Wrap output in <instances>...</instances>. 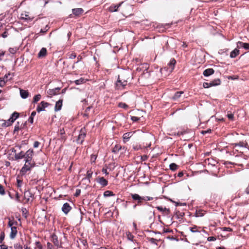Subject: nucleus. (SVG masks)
Returning <instances> with one entry per match:
<instances>
[{
    "instance_id": "1",
    "label": "nucleus",
    "mask_w": 249,
    "mask_h": 249,
    "mask_svg": "<svg viewBox=\"0 0 249 249\" xmlns=\"http://www.w3.org/2000/svg\"><path fill=\"white\" fill-rule=\"evenodd\" d=\"M127 79L124 73L119 75L117 81L116 83V87L118 89H124L125 87L127 85Z\"/></svg>"
},
{
    "instance_id": "2",
    "label": "nucleus",
    "mask_w": 249,
    "mask_h": 249,
    "mask_svg": "<svg viewBox=\"0 0 249 249\" xmlns=\"http://www.w3.org/2000/svg\"><path fill=\"white\" fill-rule=\"evenodd\" d=\"M20 146L17 145L12 149V152L15 153V157L16 160L21 159L25 156V153L22 151L17 153L20 149Z\"/></svg>"
},
{
    "instance_id": "3",
    "label": "nucleus",
    "mask_w": 249,
    "mask_h": 249,
    "mask_svg": "<svg viewBox=\"0 0 249 249\" xmlns=\"http://www.w3.org/2000/svg\"><path fill=\"white\" fill-rule=\"evenodd\" d=\"M19 116V114L18 112L13 113L11 117L8 121V122H6L5 121L2 120L3 123L2 124L1 126H7L10 125L16 119L18 118Z\"/></svg>"
},
{
    "instance_id": "4",
    "label": "nucleus",
    "mask_w": 249,
    "mask_h": 249,
    "mask_svg": "<svg viewBox=\"0 0 249 249\" xmlns=\"http://www.w3.org/2000/svg\"><path fill=\"white\" fill-rule=\"evenodd\" d=\"M175 63H168L167 66L160 69V71L162 73L164 71L167 72H171L175 67Z\"/></svg>"
},
{
    "instance_id": "5",
    "label": "nucleus",
    "mask_w": 249,
    "mask_h": 249,
    "mask_svg": "<svg viewBox=\"0 0 249 249\" xmlns=\"http://www.w3.org/2000/svg\"><path fill=\"white\" fill-rule=\"evenodd\" d=\"M35 163L34 161L25 162L24 166L22 168L21 171L22 172H26L31 169V168L35 166Z\"/></svg>"
},
{
    "instance_id": "6",
    "label": "nucleus",
    "mask_w": 249,
    "mask_h": 249,
    "mask_svg": "<svg viewBox=\"0 0 249 249\" xmlns=\"http://www.w3.org/2000/svg\"><path fill=\"white\" fill-rule=\"evenodd\" d=\"M86 135V131L85 129L84 128L81 129L77 139V142L79 143H82L84 140Z\"/></svg>"
},
{
    "instance_id": "7",
    "label": "nucleus",
    "mask_w": 249,
    "mask_h": 249,
    "mask_svg": "<svg viewBox=\"0 0 249 249\" xmlns=\"http://www.w3.org/2000/svg\"><path fill=\"white\" fill-rule=\"evenodd\" d=\"M49 105V103L45 102L44 101H42L39 105L37 106L36 108V111L38 112H39L41 111H43L45 110V108L48 107Z\"/></svg>"
},
{
    "instance_id": "8",
    "label": "nucleus",
    "mask_w": 249,
    "mask_h": 249,
    "mask_svg": "<svg viewBox=\"0 0 249 249\" xmlns=\"http://www.w3.org/2000/svg\"><path fill=\"white\" fill-rule=\"evenodd\" d=\"M131 196L133 200L138 201V203H141L142 201L146 200L144 197H142L137 194H131Z\"/></svg>"
},
{
    "instance_id": "9",
    "label": "nucleus",
    "mask_w": 249,
    "mask_h": 249,
    "mask_svg": "<svg viewBox=\"0 0 249 249\" xmlns=\"http://www.w3.org/2000/svg\"><path fill=\"white\" fill-rule=\"evenodd\" d=\"M236 47L238 49L241 48H244L245 50H248L249 49V43L238 41L237 43Z\"/></svg>"
},
{
    "instance_id": "10",
    "label": "nucleus",
    "mask_w": 249,
    "mask_h": 249,
    "mask_svg": "<svg viewBox=\"0 0 249 249\" xmlns=\"http://www.w3.org/2000/svg\"><path fill=\"white\" fill-rule=\"evenodd\" d=\"M71 207L68 203H64L62 208V211L66 214L71 211Z\"/></svg>"
},
{
    "instance_id": "11",
    "label": "nucleus",
    "mask_w": 249,
    "mask_h": 249,
    "mask_svg": "<svg viewBox=\"0 0 249 249\" xmlns=\"http://www.w3.org/2000/svg\"><path fill=\"white\" fill-rule=\"evenodd\" d=\"M52 241L53 243V244L55 245V246H56L57 248L59 247V242L58 240L57 237L55 234H53L52 235Z\"/></svg>"
},
{
    "instance_id": "12",
    "label": "nucleus",
    "mask_w": 249,
    "mask_h": 249,
    "mask_svg": "<svg viewBox=\"0 0 249 249\" xmlns=\"http://www.w3.org/2000/svg\"><path fill=\"white\" fill-rule=\"evenodd\" d=\"M17 233V230L16 227H12L11 228V233L10 237L12 239H14Z\"/></svg>"
},
{
    "instance_id": "13",
    "label": "nucleus",
    "mask_w": 249,
    "mask_h": 249,
    "mask_svg": "<svg viewBox=\"0 0 249 249\" xmlns=\"http://www.w3.org/2000/svg\"><path fill=\"white\" fill-rule=\"evenodd\" d=\"M97 181L103 186H105L107 184V181L103 177L98 178Z\"/></svg>"
},
{
    "instance_id": "14",
    "label": "nucleus",
    "mask_w": 249,
    "mask_h": 249,
    "mask_svg": "<svg viewBox=\"0 0 249 249\" xmlns=\"http://www.w3.org/2000/svg\"><path fill=\"white\" fill-rule=\"evenodd\" d=\"M239 53V50L236 47L235 49H234L230 53V57L231 58H235L236 56H237Z\"/></svg>"
},
{
    "instance_id": "15",
    "label": "nucleus",
    "mask_w": 249,
    "mask_h": 249,
    "mask_svg": "<svg viewBox=\"0 0 249 249\" xmlns=\"http://www.w3.org/2000/svg\"><path fill=\"white\" fill-rule=\"evenodd\" d=\"M214 73V70L213 69H208L203 71V75L205 76H208Z\"/></svg>"
},
{
    "instance_id": "16",
    "label": "nucleus",
    "mask_w": 249,
    "mask_h": 249,
    "mask_svg": "<svg viewBox=\"0 0 249 249\" xmlns=\"http://www.w3.org/2000/svg\"><path fill=\"white\" fill-rule=\"evenodd\" d=\"M123 2H121L117 5H112L109 7V11L111 12H116L118 8L121 5Z\"/></svg>"
},
{
    "instance_id": "17",
    "label": "nucleus",
    "mask_w": 249,
    "mask_h": 249,
    "mask_svg": "<svg viewBox=\"0 0 249 249\" xmlns=\"http://www.w3.org/2000/svg\"><path fill=\"white\" fill-rule=\"evenodd\" d=\"M83 12L84 10L82 8H75L72 9V13L75 16H79L81 15Z\"/></svg>"
},
{
    "instance_id": "18",
    "label": "nucleus",
    "mask_w": 249,
    "mask_h": 249,
    "mask_svg": "<svg viewBox=\"0 0 249 249\" xmlns=\"http://www.w3.org/2000/svg\"><path fill=\"white\" fill-rule=\"evenodd\" d=\"M24 196L25 199L26 200V201L29 202L30 201V198L32 197V194L30 192L27 191L24 192Z\"/></svg>"
},
{
    "instance_id": "19",
    "label": "nucleus",
    "mask_w": 249,
    "mask_h": 249,
    "mask_svg": "<svg viewBox=\"0 0 249 249\" xmlns=\"http://www.w3.org/2000/svg\"><path fill=\"white\" fill-rule=\"evenodd\" d=\"M62 106V100H59V101L56 102V103L55 104V110L57 111L60 110Z\"/></svg>"
},
{
    "instance_id": "20",
    "label": "nucleus",
    "mask_w": 249,
    "mask_h": 249,
    "mask_svg": "<svg viewBox=\"0 0 249 249\" xmlns=\"http://www.w3.org/2000/svg\"><path fill=\"white\" fill-rule=\"evenodd\" d=\"M47 50L45 48H42L38 54V57H43L46 55Z\"/></svg>"
},
{
    "instance_id": "21",
    "label": "nucleus",
    "mask_w": 249,
    "mask_h": 249,
    "mask_svg": "<svg viewBox=\"0 0 249 249\" xmlns=\"http://www.w3.org/2000/svg\"><path fill=\"white\" fill-rule=\"evenodd\" d=\"M20 94L22 98L25 99L28 96L29 93L27 90L20 89Z\"/></svg>"
},
{
    "instance_id": "22",
    "label": "nucleus",
    "mask_w": 249,
    "mask_h": 249,
    "mask_svg": "<svg viewBox=\"0 0 249 249\" xmlns=\"http://www.w3.org/2000/svg\"><path fill=\"white\" fill-rule=\"evenodd\" d=\"M183 94V91L177 92L173 96L172 99L174 101L177 100L180 97L181 95Z\"/></svg>"
},
{
    "instance_id": "23",
    "label": "nucleus",
    "mask_w": 249,
    "mask_h": 249,
    "mask_svg": "<svg viewBox=\"0 0 249 249\" xmlns=\"http://www.w3.org/2000/svg\"><path fill=\"white\" fill-rule=\"evenodd\" d=\"M33 150H28L24 155V158L26 159L29 158L31 157H33Z\"/></svg>"
},
{
    "instance_id": "24",
    "label": "nucleus",
    "mask_w": 249,
    "mask_h": 249,
    "mask_svg": "<svg viewBox=\"0 0 249 249\" xmlns=\"http://www.w3.org/2000/svg\"><path fill=\"white\" fill-rule=\"evenodd\" d=\"M60 90L59 88H55V89H49L47 91V93L50 95H53L56 94V92Z\"/></svg>"
},
{
    "instance_id": "25",
    "label": "nucleus",
    "mask_w": 249,
    "mask_h": 249,
    "mask_svg": "<svg viewBox=\"0 0 249 249\" xmlns=\"http://www.w3.org/2000/svg\"><path fill=\"white\" fill-rule=\"evenodd\" d=\"M132 136L131 132L125 133L123 135L124 141H128V140Z\"/></svg>"
},
{
    "instance_id": "26",
    "label": "nucleus",
    "mask_w": 249,
    "mask_h": 249,
    "mask_svg": "<svg viewBox=\"0 0 249 249\" xmlns=\"http://www.w3.org/2000/svg\"><path fill=\"white\" fill-rule=\"evenodd\" d=\"M220 81L219 79H218L215 80L214 81L209 83L210 87L218 85L220 84Z\"/></svg>"
},
{
    "instance_id": "27",
    "label": "nucleus",
    "mask_w": 249,
    "mask_h": 249,
    "mask_svg": "<svg viewBox=\"0 0 249 249\" xmlns=\"http://www.w3.org/2000/svg\"><path fill=\"white\" fill-rule=\"evenodd\" d=\"M86 81V79H85L84 78H80L79 79L75 80V83L76 85H80V84H81L85 83Z\"/></svg>"
},
{
    "instance_id": "28",
    "label": "nucleus",
    "mask_w": 249,
    "mask_h": 249,
    "mask_svg": "<svg viewBox=\"0 0 249 249\" xmlns=\"http://www.w3.org/2000/svg\"><path fill=\"white\" fill-rule=\"evenodd\" d=\"M157 209L161 212H163L164 213H169V210L166 209V208H162V207H157Z\"/></svg>"
},
{
    "instance_id": "29",
    "label": "nucleus",
    "mask_w": 249,
    "mask_h": 249,
    "mask_svg": "<svg viewBox=\"0 0 249 249\" xmlns=\"http://www.w3.org/2000/svg\"><path fill=\"white\" fill-rule=\"evenodd\" d=\"M36 112L33 111L31 113V116L29 118V121L32 124L34 122V117L36 115Z\"/></svg>"
},
{
    "instance_id": "30",
    "label": "nucleus",
    "mask_w": 249,
    "mask_h": 249,
    "mask_svg": "<svg viewBox=\"0 0 249 249\" xmlns=\"http://www.w3.org/2000/svg\"><path fill=\"white\" fill-rule=\"evenodd\" d=\"M178 166L174 163H172L170 165V169L172 171H175L177 169Z\"/></svg>"
},
{
    "instance_id": "31",
    "label": "nucleus",
    "mask_w": 249,
    "mask_h": 249,
    "mask_svg": "<svg viewBox=\"0 0 249 249\" xmlns=\"http://www.w3.org/2000/svg\"><path fill=\"white\" fill-rule=\"evenodd\" d=\"M18 50V48L17 47H14L10 48L9 49V51L11 53L14 54L16 53Z\"/></svg>"
},
{
    "instance_id": "32",
    "label": "nucleus",
    "mask_w": 249,
    "mask_h": 249,
    "mask_svg": "<svg viewBox=\"0 0 249 249\" xmlns=\"http://www.w3.org/2000/svg\"><path fill=\"white\" fill-rule=\"evenodd\" d=\"M121 148V146L119 145H116L115 147L112 149V152L114 153H117L118 152Z\"/></svg>"
},
{
    "instance_id": "33",
    "label": "nucleus",
    "mask_w": 249,
    "mask_h": 249,
    "mask_svg": "<svg viewBox=\"0 0 249 249\" xmlns=\"http://www.w3.org/2000/svg\"><path fill=\"white\" fill-rule=\"evenodd\" d=\"M104 195L105 196H113V193L110 191H106L104 192Z\"/></svg>"
},
{
    "instance_id": "34",
    "label": "nucleus",
    "mask_w": 249,
    "mask_h": 249,
    "mask_svg": "<svg viewBox=\"0 0 249 249\" xmlns=\"http://www.w3.org/2000/svg\"><path fill=\"white\" fill-rule=\"evenodd\" d=\"M41 98V95L40 94H37L34 97V102L36 103L38 102Z\"/></svg>"
},
{
    "instance_id": "35",
    "label": "nucleus",
    "mask_w": 249,
    "mask_h": 249,
    "mask_svg": "<svg viewBox=\"0 0 249 249\" xmlns=\"http://www.w3.org/2000/svg\"><path fill=\"white\" fill-rule=\"evenodd\" d=\"M190 231L192 232H198V233L199 232V231L197 230V227L196 226H194V227L190 228Z\"/></svg>"
},
{
    "instance_id": "36",
    "label": "nucleus",
    "mask_w": 249,
    "mask_h": 249,
    "mask_svg": "<svg viewBox=\"0 0 249 249\" xmlns=\"http://www.w3.org/2000/svg\"><path fill=\"white\" fill-rule=\"evenodd\" d=\"M22 124H21L20 125H19V122H18L17 124L15 125V129H14V131H18V130H19L20 129H21L22 128V126H21Z\"/></svg>"
},
{
    "instance_id": "37",
    "label": "nucleus",
    "mask_w": 249,
    "mask_h": 249,
    "mask_svg": "<svg viewBox=\"0 0 249 249\" xmlns=\"http://www.w3.org/2000/svg\"><path fill=\"white\" fill-rule=\"evenodd\" d=\"M17 222H16V221H14V220H10L9 219V221L8 222V226L9 227H11V228H12V227H14L13 225L15 224H17Z\"/></svg>"
},
{
    "instance_id": "38",
    "label": "nucleus",
    "mask_w": 249,
    "mask_h": 249,
    "mask_svg": "<svg viewBox=\"0 0 249 249\" xmlns=\"http://www.w3.org/2000/svg\"><path fill=\"white\" fill-rule=\"evenodd\" d=\"M118 106L119 107H122L124 108H128V106L126 104H125V103H120L119 104Z\"/></svg>"
},
{
    "instance_id": "39",
    "label": "nucleus",
    "mask_w": 249,
    "mask_h": 249,
    "mask_svg": "<svg viewBox=\"0 0 249 249\" xmlns=\"http://www.w3.org/2000/svg\"><path fill=\"white\" fill-rule=\"evenodd\" d=\"M5 194V190L2 185H0V194L1 195H4Z\"/></svg>"
},
{
    "instance_id": "40",
    "label": "nucleus",
    "mask_w": 249,
    "mask_h": 249,
    "mask_svg": "<svg viewBox=\"0 0 249 249\" xmlns=\"http://www.w3.org/2000/svg\"><path fill=\"white\" fill-rule=\"evenodd\" d=\"M5 55V52L3 51L0 50V61H1L3 59V58Z\"/></svg>"
},
{
    "instance_id": "41",
    "label": "nucleus",
    "mask_w": 249,
    "mask_h": 249,
    "mask_svg": "<svg viewBox=\"0 0 249 249\" xmlns=\"http://www.w3.org/2000/svg\"><path fill=\"white\" fill-rule=\"evenodd\" d=\"M8 81V80L6 79V80H2L1 78H0V86L1 87H2L3 86L5 83L7 82Z\"/></svg>"
},
{
    "instance_id": "42",
    "label": "nucleus",
    "mask_w": 249,
    "mask_h": 249,
    "mask_svg": "<svg viewBox=\"0 0 249 249\" xmlns=\"http://www.w3.org/2000/svg\"><path fill=\"white\" fill-rule=\"evenodd\" d=\"M227 117L230 120H233L234 116H233V114L232 113H231H231L228 112V113L227 114Z\"/></svg>"
},
{
    "instance_id": "43",
    "label": "nucleus",
    "mask_w": 249,
    "mask_h": 249,
    "mask_svg": "<svg viewBox=\"0 0 249 249\" xmlns=\"http://www.w3.org/2000/svg\"><path fill=\"white\" fill-rule=\"evenodd\" d=\"M127 237L128 239L129 240L132 241L133 238V235L130 232L127 233Z\"/></svg>"
},
{
    "instance_id": "44",
    "label": "nucleus",
    "mask_w": 249,
    "mask_h": 249,
    "mask_svg": "<svg viewBox=\"0 0 249 249\" xmlns=\"http://www.w3.org/2000/svg\"><path fill=\"white\" fill-rule=\"evenodd\" d=\"M131 119L133 122H136L140 120V117L137 116H132Z\"/></svg>"
},
{
    "instance_id": "45",
    "label": "nucleus",
    "mask_w": 249,
    "mask_h": 249,
    "mask_svg": "<svg viewBox=\"0 0 249 249\" xmlns=\"http://www.w3.org/2000/svg\"><path fill=\"white\" fill-rule=\"evenodd\" d=\"M15 249H23L22 246L19 244H16L14 245Z\"/></svg>"
},
{
    "instance_id": "46",
    "label": "nucleus",
    "mask_w": 249,
    "mask_h": 249,
    "mask_svg": "<svg viewBox=\"0 0 249 249\" xmlns=\"http://www.w3.org/2000/svg\"><path fill=\"white\" fill-rule=\"evenodd\" d=\"M97 156L95 155H92L91 156L90 160L92 162H94L96 160Z\"/></svg>"
},
{
    "instance_id": "47",
    "label": "nucleus",
    "mask_w": 249,
    "mask_h": 249,
    "mask_svg": "<svg viewBox=\"0 0 249 249\" xmlns=\"http://www.w3.org/2000/svg\"><path fill=\"white\" fill-rule=\"evenodd\" d=\"M22 182V180L17 179V186L18 188L21 187Z\"/></svg>"
},
{
    "instance_id": "48",
    "label": "nucleus",
    "mask_w": 249,
    "mask_h": 249,
    "mask_svg": "<svg viewBox=\"0 0 249 249\" xmlns=\"http://www.w3.org/2000/svg\"><path fill=\"white\" fill-rule=\"evenodd\" d=\"M47 248H48V249H56L53 248V246L50 243H47Z\"/></svg>"
},
{
    "instance_id": "49",
    "label": "nucleus",
    "mask_w": 249,
    "mask_h": 249,
    "mask_svg": "<svg viewBox=\"0 0 249 249\" xmlns=\"http://www.w3.org/2000/svg\"><path fill=\"white\" fill-rule=\"evenodd\" d=\"M4 238V233H1L0 236V242L1 243Z\"/></svg>"
},
{
    "instance_id": "50",
    "label": "nucleus",
    "mask_w": 249,
    "mask_h": 249,
    "mask_svg": "<svg viewBox=\"0 0 249 249\" xmlns=\"http://www.w3.org/2000/svg\"><path fill=\"white\" fill-rule=\"evenodd\" d=\"M203 87L204 88H208L210 87L209 83L204 82L203 83Z\"/></svg>"
},
{
    "instance_id": "51",
    "label": "nucleus",
    "mask_w": 249,
    "mask_h": 249,
    "mask_svg": "<svg viewBox=\"0 0 249 249\" xmlns=\"http://www.w3.org/2000/svg\"><path fill=\"white\" fill-rule=\"evenodd\" d=\"M211 131H212L211 129H208L206 131H202L201 133L203 134H205L207 133H211Z\"/></svg>"
},
{
    "instance_id": "52",
    "label": "nucleus",
    "mask_w": 249,
    "mask_h": 249,
    "mask_svg": "<svg viewBox=\"0 0 249 249\" xmlns=\"http://www.w3.org/2000/svg\"><path fill=\"white\" fill-rule=\"evenodd\" d=\"M39 142L37 141H36L34 143V147L36 148L39 146Z\"/></svg>"
},
{
    "instance_id": "53",
    "label": "nucleus",
    "mask_w": 249,
    "mask_h": 249,
    "mask_svg": "<svg viewBox=\"0 0 249 249\" xmlns=\"http://www.w3.org/2000/svg\"><path fill=\"white\" fill-rule=\"evenodd\" d=\"M216 240V239H215V237H212V236H211V237H209L208 238V240L209 241H214V240Z\"/></svg>"
},
{
    "instance_id": "54",
    "label": "nucleus",
    "mask_w": 249,
    "mask_h": 249,
    "mask_svg": "<svg viewBox=\"0 0 249 249\" xmlns=\"http://www.w3.org/2000/svg\"><path fill=\"white\" fill-rule=\"evenodd\" d=\"M36 245L38 248H39V249H42V246L40 245L39 242H36Z\"/></svg>"
},
{
    "instance_id": "55",
    "label": "nucleus",
    "mask_w": 249,
    "mask_h": 249,
    "mask_svg": "<svg viewBox=\"0 0 249 249\" xmlns=\"http://www.w3.org/2000/svg\"><path fill=\"white\" fill-rule=\"evenodd\" d=\"M92 174V173L90 171H88L87 172V176L89 178L91 177Z\"/></svg>"
},
{
    "instance_id": "56",
    "label": "nucleus",
    "mask_w": 249,
    "mask_h": 249,
    "mask_svg": "<svg viewBox=\"0 0 249 249\" xmlns=\"http://www.w3.org/2000/svg\"><path fill=\"white\" fill-rule=\"evenodd\" d=\"M80 192H81L80 190H78V189L77 190L74 196H78L80 195Z\"/></svg>"
},
{
    "instance_id": "57",
    "label": "nucleus",
    "mask_w": 249,
    "mask_h": 249,
    "mask_svg": "<svg viewBox=\"0 0 249 249\" xmlns=\"http://www.w3.org/2000/svg\"><path fill=\"white\" fill-rule=\"evenodd\" d=\"M31 161H34L32 160V157L25 160V162H31Z\"/></svg>"
},
{
    "instance_id": "58",
    "label": "nucleus",
    "mask_w": 249,
    "mask_h": 249,
    "mask_svg": "<svg viewBox=\"0 0 249 249\" xmlns=\"http://www.w3.org/2000/svg\"><path fill=\"white\" fill-rule=\"evenodd\" d=\"M47 27H48V26H46L45 29H41L40 31V32L43 33H46L48 30V29H46Z\"/></svg>"
},
{
    "instance_id": "59",
    "label": "nucleus",
    "mask_w": 249,
    "mask_h": 249,
    "mask_svg": "<svg viewBox=\"0 0 249 249\" xmlns=\"http://www.w3.org/2000/svg\"><path fill=\"white\" fill-rule=\"evenodd\" d=\"M10 74L9 73H8V74H6L4 77L2 78V80H6V79H7L8 80H9L8 79V76L10 75Z\"/></svg>"
},
{
    "instance_id": "60",
    "label": "nucleus",
    "mask_w": 249,
    "mask_h": 249,
    "mask_svg": "<svg viewBox=\"0 0 249 249\" xmlns=\"http://www.w3.org/2000/svg\"><path fill=\"white\" fill-rule=\"evenodd\" d=\"M1 249H7V246L5 245H2L0 246Z\"/></svg>"
},
{
    "instance_id": "61",
    "label": "nucleus",
    "mask_w": 249,
    "mask_h": 249,
    "mask_svg": "<svg viewBox=\"0 0 249 249\" xmlns=\"http://www.w3.org/2000/svg\"><path fill=\"white\" fill-rule=\"evenodd\" d=\"M145 198L146 199L145 201H146V200L149 201V200H151L153 199V197H151L150 196H146L145 197Z\"/></svg>"
},
{
    "instance_id": "62",
    "label": "nucleus",
    "mask_w": 249,
    "mask_h": 249,
    "mask_svg": "<svg viewBox=\"0 0 249 249\" xmlns=\"http://www.w3.org/2000/svg\"><path fill=\"white\" fill-rule=\"evenodd\" d=\"M75 56H76V55L75 54H71V55L70 56V58H75Z\"/></svg>"
},
{
    "instance_id": "63",
    "label": "nucleus",
    "mask_w": 249,
    "mask_h": 249,
    "mask_svg": "<svg viewBox=\"0 0 249 249\" xmlns=\"http://www.w3.org/2000/svg\"><path fill=\"white\" fill-rule=\"evenodd\" d=\"M224 230L226 231H231V229L230 228H224Z\"/></svg>"
},
{
    "instance_id": "64",
    "label": "nucleus",
    "mask_w": 249,
    "mask_h": 249,
    "mask_svg": "<svg viewBox=\"0 0 249 249\" xmlns=\"http://www.w3.org/2000/svg\"><path fill=\"white\" fill-rule=\"evenodd\" d=\"M2 36L4 38L6 37L7 36V34L6 32H4L2 35Z\"/></svg>"
}]
</instances>
